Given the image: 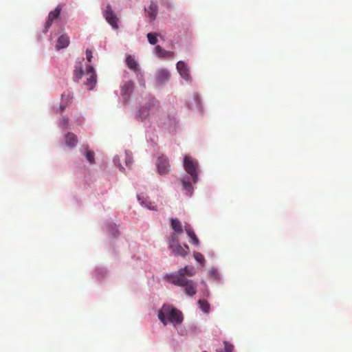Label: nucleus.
Segmentation results:
<instances>
[{
    "mask_svg": "<svg viewBox=\"0 0 352 352\" xmlns=\"http://www.w3.org/2000/svg\"><path fill=\"white\" fill-rule=\"evenodd\" d=\"M69 37L65 34H63L58 38L56 47L58 50H60L63 48H65L69 45Z\"/></svg>",
    "mask_w": 352,
    "mask_h": 352,
    "instance_id": "12",
    "label": "nucleus"
},
{
    "mask_svg": "<svg viewBox=\"0 0 352 352\" xmlns=\"http://www.w3.org/2000/svg\"><path fill=\"white\" fill-rule=\"evenodd\" d=\"M182 248L183 249L184 252H186V256L188 255L189 252V247L188 245L184 244L183 246H182Z\"/></svg>",
    "mask_w": 352,
    "mask_h": 352,
    "instance_id": "34",
    "label": "nucleus"
},
{
    "mask_svg": "<svg viewBox=\"0 0 352 352\" xmlns=\"http://www.w3.org/2000/svg\"><path fill=\"white\" fill-rule=\"evenodd\" d=\"M157 34L156 33H148L147 34V38H148V42L151 45L156 44L157 42Z\"/></svg>",
    "mask_w": 352,
    "mask_h": 352,
    "instance_id": "26",
    "label": "nucleus"
},
{
    "mask_svg": "<svg viewBox=\"0 0 352 352\" xmlns=\"http://www.w3.org/2000/svg\"><path fill=\"white\" fill-rule=\"evenodd\" d=\"M109 231L113 236H117L119 234V231L116 225H110Z\"/></svg>",
    "mask_w": 352,
    "mask_h": 352,
    "instance_id": "28",
    "label": "nucleus"
},
{
    "mask_svg": "<svg viewBox=\"0 0 352 352\" xmlns=\"http://www.w3.org/2000/svg\"><path fill=\"white\" fill-rule=\"evenodd\" d=\"M155 50L157 56L160 58L169 57L171 56L173 54V52L164 50L160 45H157L155 47Z\"/></svg>",
    "mask_w": 352,
    "mask_h": 352,
    "instance_id": "17",
    "label": "nucleus"
},
{
    "mask_svg": "<svg viewBox=\"0 0 352 352\" xmlns=\"http://www.w3.org/2000/svg\"><path fill=\"white\" fill-rule=\"evenodd\" d=\"M184 230H185L186 234H189V232L193 231L192 228H191V226L189 224H186L184 226Z\"/></svg>",
    "mask_w": 352,
    "mask_h": 352,
    "instance_id": "33",
    "label": "nucleus"
},
{
    "mask_svg": "<svg viewBox=\"0 0 352 352\" xmlns=\"http://www.w3.org/2000/svg\"><path fill=\"white\" fill-rule=\"evenodd\" d=\"M68 122H69V119L67 118H63L61 121H60V126L62 128H66L68 125Z\"/></svg>",
    "mask_w": 352,
    "mask_h": 352,
    "instance_id": "30",
    "label": "nucleus"
},
{
    "mask_svg": "<svg viewBox=\"0 0 352 352\" xmlns=\"http://www.w3.org/2000/svg\"><path fill=\"white\" fill-rule=\"evenodd\" d=\"M61 10H62L61 6H58L54 9V10L51 11L49 13L48 19H47V20L46 21L45 25V30L43 31L44 33H46L48 31V30L50 29V28L52 25V23L54 22V21L57 19L59 17L60 12H61Z\"/></svg>",
    "mask_w": 352,
    "mask_h": 352,
    "instance_id": "8",
    "label": "nucleus"
},
{
    "mask_svg": "<svg viewBox=\"0 0 352 352\" xmlns=\"http://www.w3.org/2000/svg\"><path fill=\"white\" fill-rule=\"evenodd\" d=\"M182 183L183 186V189L186 192V195L188 196L192 195L193 192V187L188 177H184L182 179Z\"/></svg>",
    "mask_w": 352,
    "mask_h": 352,
    "instance_id": "11",
    "label": "nucleus"
},
{
    "mask_svg": "<svg viewBox=\"0 0 352 352\" xmlns=\"http://www.w3.org/2000/svg\"><path fill=\"white\" fill-rule=\"evenodd\" d=\"M86 57H87V60L89 61V62H91V58H92V52L91 50H86Z\"/></svg>",
    "mask_w": 352,
    "mask_h": 352,
    "instance_id": "31",
    "label": "nucleus"
},
{
    "mask_svg": "<svg viewBox=\"0 0 352 352\" xmlns=\"http://www.w3.org/2000/svg\"><path fill=\"white\" fill-rule=\"evenodd\" d=\"M86 74L88 76L86 80V85L89 86V89H92L97 82V76L94 68L92 66H87L86 69Z\"/></svg>",
    "mask_w": 352,
    "mask_h": 352,
    "instance_id": "7",
    "label": "nucleus"
},
{
    "mask_svg": "<svg viewBox=\"0 0 352 352\" xmlns=\"http://www.w3.org/2000/svg\"><path fill=\"white\" fill-rule=\"evenodd\" d=\"M78 142L76 135L73 133H68L65 136V143L69 147H74Z\"/></svg>",
    "mask_w": 352,
    "mask_h": 352,
    "instance_id": "15",
    "label": "nucleus"
},
{
    "mask_svg": "<svg viewBox=\"0 0 352 352\" xmlns=\"http://www.w3.org/2000/svg\"><path fill=\"white\" fill-rule=\"evenodd\" d=\"M140 203L142 205L144 206L145 207H146L147 208H148L150 210H157L156 206L153 204L151 201H147L146 199H145L144 201H142Z\"/></svg>",
    "mask_w": 352,
    "mask_h": 352,
    "instance_id": "27",
    "label": "nucleus"
},
{
    "mask_svg": "<svg viewBox=\"0 0 352 352\" xmlns=\"http://www.w3.org/2000/svg\"><path fill=\"white\" fill-rule=\"evenodd\" d=\"M195 273L196 270L193 266L186 265L177 272L167 274L166 279L174 285L182 287L186 295L193 296L197 291V283L190 278Z\"/></svg>",
    "mask_w": 352,
    "mask_h": 352,
    "instance_id": "1",
    "label": "nucleus"
},
{
    "mask_svg": "<svg viewBox=\"0 0 352 352\" xmlns=\"http://www.w3.org/2000/svg\"><path fill=\"white\" fill-rule=\"evenodd\" d=\"M193 256H194L195 259L198 263H201V265H204L205 258L202 254H201L200 252H194Z\"/></svg>",
    "mask_w": 352,
    "mask_h": 352,
    "instance_id": "25",
    "label": "nucleus"
},
{
    "mask_svg": "<svg viewBox=\"0 0 352 352\" xmlns=\"http://www.w3.org/2000/svg\"><path fill=\"white\" fill-rule=\"evenodd\" d=\"M193 98L197 103V108H199L200 102H201V99H200L199 96L197 94H194Z\"/></svg>",
    "mask_w": 352,
    "mask_h": 352,
    "instance_id": "32",
    "label": "nucleus"
},
{
    "mask_svg": "<svg viewBox=\"0 0 352 352\" xmlns=\"http://www.w3.org/2000/svg\"><path fill=\"white\" fill-rule=\"evenodd\" d=\"M134 84L132 81H128L124 83L122 87L121 94L124 98L128 97L133 91Z\"/></svg>",
    "mask_w": 352,
    "mask_h": 352,
    "instance_id": "14",
    "label": "nucleus"
},
{
    "mask_svg": "<svg viewBox=\"0 0 352 352\" xmlns=\"http://www.w3.org/2000/svg\"><path fill=\"white\" fill-rule=\"evenodd\" d=\"M126 63L130 69L134 72H137L138 70V64L132 56L129 55L126 56Z\"/></svg>",
    "mask_w": 352,
    "mask_h": 352,
    "instance_id": "16",
    "label": "nucleus"
},
{
    "mask_svg": "<svg viewBox=\"0 0 352 352\" xmlns=\"http://www.w3.org/2000/svg\"><path fill=\"white\" fill-rule=\"evenodd\" d=\"M198 305L203 312L205 314H209L210 305L207 300L201 299L198 301Z\"/></svg>",
    "mask_w": 352,
    "mask_h": 352,
    "instance_id": "20",
    "label": "nucleus"
},
{
    "mask_svg": "<svg viewBox=\"0 0 352 352\" xmlns=\"http://www.w3.org/2000/svg\"><path fill=\"white\" fill-rule=\"evenodd\" d=\"M65 109V105H60V109L61 111H64Z\"/></svg>",
    "mask_w": 352,
    "mask_h": 352,
    "instance_id": "35",
    "label": "nucleus"
},
{
    "mask_svg": "<svg viewBox=\"0 0 352 352\" xmlns=\"http://www.w3.org/2000/svg\"><path fill=\"white\" fill-rule=\"evenodd\" d=\"M149 116V109L146 107H142L138 111L136 116L138 119L144 120Z\"/></svg>",
    "mask_w": 352,
    "mask_h": 352,
    "instance_id": "19",
    "label": "nucleus"
},
{
    "mask_svg": "<svg viewBox=\"0 0 352 352\" xmlns=\"http://www.w3.org/2000/svg\"><path fill=\"white\" fill-rule=\"evenodd\" d=\"M210 276L214 280H219V274L217 270L216 269H211L210 271Z\"/></svg>",
    "mask_w": 352,
    "mask_h": 352,
    "instance_id": "29",
    "label": "nucleus"
},
{
    "mask_svg": "<svg viewBox=\"0 0 352 352\" xmlns=\"http://www.w3.org/2000/svg\"><path fill=\"white\" fill-rule=\"evenodd\" d=\"M158 318L164 325L167 324L168 320L175 324H179L183 320L180 311L166 305H164L158 311Z\"/></svg>",
    "mask_w": 352,
    "mask_h": 352,
    "instance_id": "2",
    "label": "nucleus"
},
{
    "mask_svg": "<svg viewBox=\"0 0 352 352\" xmlns=\"http://www.w3.org/2000/svg\"><path fill=\"white\" fill-rule=\"evenodd\" d=\"M184 167L186 172L192 177L193 183H197L198 181L197 162L192 160L190 157L185 156Z\"/></svg>",
    "mask_w": 352,
    "mask_h": 352,
    "instance_id": "3",
    "label": "nucleus"
},
{
    "mask_svg": "<svg viewBox=\"0 0 352 352\" xmlns=\"http://www.w3.org/2000/svg\"><path fill=\"white\" fill-rule=\"evenodd\" d=\"M157 172L161 175L167 174L170 170L169 160L166 156H160L156 162Z\"/></svg>",
    "mask_w": 352,
    "mask_h": 352,
    "instance_id": "5",
    "label": "nucleus"
},
{
    "mask_svg": "<svg viewBox=\"0 0 352 352\" xmlns=\"http://www.w3.org/2000/svg\"><path fill=\"white\" fill-rule=\"evenodd\" d=\"M83 155L86 157L87 160L91 164H93L95 163V155L94 152L92 151H89L88 149V146H87L84 151H82Z\"/></svg>",
    "mask_w": 352,
    "mask_h": 352,
    "instance_id": "18",
    "label": "nucleus"
},
{
    "mask_svg": "<svg viewBox=\"0 0 352 352\" xmlns=\"http://www.w3.org/2000/svg\"><path fill=\"white\" fill-rule=\"evenodd\" d=\"M170 77V74L166 70H161L157 74V79L162 82L168 80Z\"/></svg>",
    "mask_w": 352,
    "mask_h": 352,
    "instance_id": "21",
    "label": "nucleus"
},
{
    "mask_svg": "<svg viewBox=\"0 0 352 352\" xmlns=\"http://www.w3.org/2000/svg\"><path fill=\"white\" fill-rule=\"evenodd\" d=\"M223 344H224V349L223 350V349H217V352H232L234 346L232 344H230L226 341H225L223 342Z\"/></svg>",
    "mask_w": 352,
    "mask_h": 352,
    "instance_id": "24",
    "label": "nucleus"
},
{
    "mask_svg": "<svg viewBox=\"0 0 352 352\" xmlns=\"http://www.w3.org/2000/svg\"><path fill=\"white\" fill-rule=\"evenodd\" d=\"M187 234L190 238V239H191L190 243L192 244L195 245V246L199 245V240L197 238V236H196L194 231L189 232V234Z\"/></svg>",
    "mask_w": 352,
    "mask_h": 352,
    "instance_id": "22",
    "label": "nucleus"
},
{
    "mask_svg": "<svg viewBox=\"0 0 352 352\" xmlns=\"http://www.w3.org/2000/svg\"><path fill=\"white\" fill-rule=\"evenodd\" d=\"M168 248L175 256H186V252H184L182 245L179 242L178 236L175 233H172L168 239Z\"/></svg>",
    "mask_w": 352,
    "mask_h": 352,
    "instance_id": "4",
    "label": "nucleus"
},
{
    "mask_svg": "<svg viewBox=\"0 0 352 352\" xmlns=\"http://www.w3.org/2000/svg\"><path fill=\"white\" fill-rule=\"evenodd\" d=\"M170 226L177 236L183 232V227L181 222L177 219H172L170 220Z\"/></svg>",
    "mask_w": 352,
    "mask_h": 352,
    "instance_id": "13",
    "label": "nucleus"
},
{
    "mask_svg": "<svg viewBox=\"0 0 352 352\" xmlns=\"http://www.w3.org/2000/svg\"><path fill=\"white\" fill-rule=\"evenodd\" d=\"M177 69L180 74V76L186 80V81H189L191 78L189 69L187 65L184 61H179L177 63Z\"/></svg>",
    "mask_w": 352,
    "mask_h": 352,
    "instance_id": "9",
    "label": "nucleus"
},
{
    "mask_svg": "<svg viewBox=\"0 0 352 352\" xmlns=\"http://www.w3.org/2000/svg\"><path fill=\"white\" fill-rule=\"evenodd\" d=\"M145 12L148 14V16L151 21L155 20L158 12V6L157 3L151 1L148 8H145Z\"/></svg>",
    "mask_w": 352,
    "mask_h": 352,
    "instance_id": "10",
    "label": "nucleus"
},
{
    "mask_svg": "<svg viewBox=\"0 0 352 352\" xmlns=\"http://www.w3.org/2000/svg\"><path fill=\"white\" fill-rule=\"evenodd\" d=\"M104 16L113 28L116 30L118 28V18L112 10L110 5L107 6L106 10L104 12Z\"/></svg>",
    "mask_w": 352,
    "mask_h": 352,
    "instance_id": "6",
    "label": "nucleus"
},
{
    "mask_svg": "<svg viewBox=\"0 0 352 352\" xmlns=\"http://www.w3.org/2000/svg\"><path fill=\"white\" fill-rule=\"evenodd\" d=\"M203 352H207V351H203Z\"/></svg>",
    "mask_w": 352,
    "mask_h": 352,
    "instance_id": "36",
    "label": "nucleus"
},
{
    "mask_svg": "<svg viewBox=\"0 0 352 352\" xmlns=\"http://www.w3.org/2000/svg\"><path fill=\"white\" fill-rule=\"evenodd\" d=\"M74 75L75 80H77V81L79 80L83 76L82 69L80 67H76L74 72Z\"/></svg>",
    "mask_w": 352,
    "mask_h": 352,
    "instance_id": "23",
    "label": "nucleus"
}]
</instances>
